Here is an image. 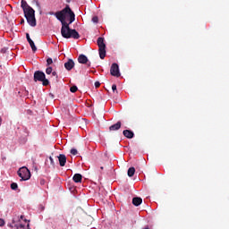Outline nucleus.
<instances>
[{"mask_svg": "<svg viewBox=\"0 0 229 229\" xmlns=\"http://www.w3.org/2000/svg\"><path fill=\"white\" fill-rule=\"evenodd\" d=\"M123 135H124L126 139H133L135 137V133H133L131 130H124Z\"/></svg>", "mask_w": 229, "mask_h": 229, "instance_id": "14", "label": "nucleus"}, {"mask_svg": "<svg viewBox=\"0 0 229 229\" xmlns=\"http://www.w3.org/2000/svg\"><path fill=\"white\" fill-rule=\"evenodd\" d=\"M70 153H71L72 155H73V156H76V155H78V150H77L76 148H72L71 151H70Z\"/></svg>", "mask_w": 229, "mask_h": 229, "instance_id": "24", "label": "nucleus"}, {"mask_svg": "<svg viewBox=\"0 0 229 229\" xmlns=\"http://www.w3.org/2000/svg\"><path fill=\"white\" fill-rule=\"evenodd\" d=\"M49 160L52 165H55V160L51 157H49Z\"/></svg>", "mask_w": 229, "mask_h": 229, "instance_id": "28", "label": "nucleus"}, {"mask_svg": "<svg viewBox=\"0 0 229 229\" xmlns=\"http://www.w3.org/2000/svg\"><path fill=\"white\" fill-rule=\"evenodd\" d=\"M17 174L18 176L21 178V182H26L31 178V172H30V169L26 166L21 167Z\"/></svg>", "mask_w": 229, "mask_h": 229, "instance_id": "4", "label": "nucleus"}, {"mask_svg": "<svg viewBox=\"0 0 229 229\" xmlns=\"http://www.w3.org/2000/svg\"><path fill=\"white\" fill-rule=\"evenodd\" d=\"M122 124L121 121H118L116 123L109 127V131H117V130H121Z\"/></svg>", "mask_w": 229, "mask_h": 229, "instance_id": "13", "label": "nucleus"}, {"mask_svg": "<svg viewBox=\"0 0 229 229\" xmlns=\"http://www.w3.org/2000/svg\"><path fill=\"white\" fill-rule=\"evenodd\" d=\"M78 62L79 64H87L88 67H90V62H89V58L87 57V55L83 54L79 55Z\"/></svg>", "mask_w": 229, "mask_h": 229, "instance_id": "7", "label": "nucleus"}, {"mask_svg": "<svg viewBox=\"0 0 229 229\" xmlns=\"http://www.w3.org/2000/svg\"><path fill=\"white\" fill-rule=\"evenodd\" d=\"M95 87H96V89H99V87H101V82L100 81H96L95 82Z\"/></svg>", "mask_w": 229, "mask_h": 229, "instance_id": "26", "label": "nucleus"}, {"mask_svg": "<svg viewBox=\"0 0 229 229\" xmlns=\"http://www.w3.org/2000/svg\"><path fill=\"white\" fill-rule=\"evenodd\" d=\"M92 22H94L95 24H98L99 22V18L98 16H94L92 18Z\"/></svg>", "mask_w": 229, "mask_h": 229, "instance_id": "23", "label": "nucleus"}, {"mask_svg": "<svg viewBox=\"0 0 229 229\" xmlns=\"http://www.w3.org/2000/svg\"><path fill=\"white\" fill-rule=\"evenodd\" d=\"M25 19L27 20L28 24H30V26H31L32 28H35V26H37V19L35 18V16H29Z\"/></svg>", "mask_w": 229, "mask_h": 229, "instance_id": "11", "label": "nucleus"}, {"mask_svg": "<svg viewBox=\"0 0 229 229\" xmlns=\"http://www.w3.org/2000/svg\"><path fill=\"white\" fill-rule=\"evenodd\" d=\"M3 123V118L0 116V126Z\"/></svg>", "mask_w": 229, "mask_h": 229, "instance_id": "31", "label": "nucleus"}, {"mask_svg": "<svg viewBox=\"0 0 229 229\" xmlns=\"http://www.w3.org/2000/svg\"><path fill=\"white\" fill-rule=\"evenodd\" d=\"M24 17H33L35 16V10L31 7H28L27 9H24L23 11Z\"/></svg>", "mask_w": 229, "mask_h": 229, "instance_id": "8", "label": "nucleus"}, {"mask_svg": "<svg viewBox=\"0 0 229 229\" xmlns=\"http://www.w3.org/2000/svg\"><path fill=\"white\" fill-rule=\"evenodd\" d=\"M21 7L22 8V10L24 12V10H28V7H30V6L28 4V2H26V0H21Z\"/></svg>", "mask_w": 229, "mask_h": 229, "instance_id": "18", "label": "nucleus"}, {"mask_svg": "<svg viewBox=\"0 0 229 229\" xmlns=\"http://www.w3.org/2000/svg\"><path fill=\"white\" fill-rule=\"evenodd\" d=\"M21 24H24V19H21Z\"/></svg>", "mask_w": 229, "mask_h": 229, "instance_id": "32", "label": "nucleus"}, {"mask_svg": "<svg viewBox=\"0 0 229 229\" xmlns=\"http://www.w3.org/2000/svg\"><path fill=\"white\" fill-rule=\"evenodd\" d=\"M129 178H131L135 174V167H130L127 171Z\"/></svg>", "mask_w": 229, "mask_h": 229, "instance_id": "17", "label": "nucleus"}, {"mask_svg": "<svg viewBox=\"0 0 229 229\" xmlns=\"http://www.w3.org/2000/svg\"><path fill=\"white\" fill-rule=\"evenodd\" d=\"M112 90H113V92H116V94H117V85L113 84L112 85Z\"/></svg>", "mask_w": 229, "mask_h": 229, "instance_id": "25", "label": "nucleus"}, {"mask_svg": "<svg viewBox=\"0 0 229 229\" xmlns=\"http://www.w3.org/2000/svg\"><path fill=\"white\" fill-rule=\"evenodd\" d=\"M81 178H82L81 174H75L73 175L72 180H73V182H75V183H81Z\"/></svg>", "mask_w": 229, "mask_h": 229, "instance_id": "16", "label": "nucleus"}, {"mask_svg": "<svg viewBox=\"0 0 229 229\" xmlns=\"http://www.w3.org/2000/svg\"><path fill=\"white\" fill-rule=\"evenodd\" d=\"M24 221L25 223H30V220L24 218V216L21 215L18 220L13 219V223L8 225L10 228H15V229H30V224L24 225L22 223Z\"/></svg>", "mask_w": 229, "mask_h": 229, "instance_id": "2", "label": "nucleus"}, {"mask_svg": "<svg viewBox=\"0 0 229 229\" xmlns=\"http://www.w3.org/2000/svg\"><path fill=\"white\" fill-rule=\"evenodd\" d=\"M26 38L27 41L29 42L33 53L37 52V47L35 46V42H33V39L30 38V33H26Z\"/></svg>", "mask_w": 229, "mask_h": 229, "instance_id": "9", "label": "nucleus"}, {"mask_svg": "<svg viewBox=\"0 0 229 229\" xmlns=\"http://www.w3.org/2000/svg\"><path fill=\"white\" fill-rule=\"evenodd\" d=\"M34 81H42V85L44 87H47V85H49V80L46 79V73L40 71H36L34 72Z\"/></svg>", "mask_w": 229, "mask_h": 229, "instance_id": "5", "label": "nucleus"}, {"mask_svg": "<svg viewBox=\"0 0 229 229\" xmlns=\"http://www.w3.org/2000/svg\"><path fill=\"white\" fill-rule=\"evenodd\" d=\"M97 44L98 46L99 57L101 60H105V56H106V45L105 44V38H98Z\"/></svg>", "mask_w": 229, "mask_h": 229, "instance_id": "3", "label": "nucleus"}, {"mask_svg": "<svg viewBox=\"0 0 229 229\" xmlns=\"http://www.w3.org/2000/svg\"><path fill=\"white\" fill-rule=\"evenodd\" d=\"M110 74L115 78H119L121 76V72H119V64L114 63L111 65Z\"/></svg>", "mask_w": 229, "mask_h": 229, "instance_id": "6", "label": "nucleus"}, {"mask_svg": "<svg viewBox=\"0 0 229 229\" xmlns=\"http://www.w3.org/2000/svg\"><path fill=\"white\" fill-rule=\"evenodd\" d=\"M34 3H36L37 6H40V4H38V0H34Z\"/></svg>", "mask_w": 229, "mask_h": 229, "instance_id": "30", "label": "nucleus"}, {"mask_svg": "<svg viewBox=\"0 0 229 229\" xmlns=\"http://www.w3.org/2000/svg\"><path fill=\"white\" fill-rule=\"evenodd\" d=\"M52 75L55 76V78H58V73H56V72H52Z\"/></svg>", "mask_w": 229, "mask_h": 229, "instance_id": "29", "label": "nucleus"}, {"mask_svg": "<svg viewBox=\"0 0 229 229\" xmlns=\"http://www.w3.org/2000/svg\"><path fill=\"white\" fill-rule=\"evenodd\" d=\"M46 72H47V74H51V73L53 72V67L48 66V67L46 69Z\"/></svg>", "mask_w": 229, "mask_h": 229, "instance_id": "21", "label": "nucleus"}, {"mask_svg": "<svg viewBox=\"0 0 229 229\" xmlns=\"http://www.w3.org/2000/svg\"><path fill=\"white\" fill-rule=\"evenodd\" d=\"M64 68L66 69V71H72V69H74V61L72 59H69L64 64Z\"/></svg>", "mask_w": 229, "mask_h": 229, "instance_id": "12", "label": "nucleus"}, {"mask_svg": "<svg viewBox=\"0 0 229 229\" xmlns=\"http://www.w3.org/2000/svg\"><path fill=\"white\" fill-rule=\"evenodd\" d=\"M132 205H134V207H140V205H142V198L134 197L132 199Z\"/></svg>", "mask_w": 229, "mask_h": 229, "instance_id": "15", "label": "nucleus"}, {"mask_svg": "<svg viewBox=\"0 0 229 229\" xmlns=\"http://www.w3.org/2000/svg\"><path fill=\"white\" fill-rule=\"evenodd\" d=\"M11 189H12L13 191H17V189H19V185L17 184V182H13V183L11 184Z\"/></svg>", "mask_w": 229, "mask_h": 229, "instance_id": "19", "label": "nucleus"}, {"mask_svg": "<svg viewBox=\"0 0 229 229\" xmlns=\"http://www.w3.org/2000/svg\"><path fill=\"white\" fill-rule=\"evenodd\" d=\"M41 185H44V180H41Z\"/></svg>", "mask_w": 229, "mask_h": 229, "instance_id": "33", "label": "nucleus"}, {"mask_svg": "<svg viewBox=\"0 0 229 229\" xmlns=\"http://www.w3.org/2000/svg\"><path fill=\"white\" fill-rule=\"evenodd\" d=\"M70 91L72 92V93L78 92V87L77 86L71 87Z\"/></svg>", "mask_w": 229, "mask_h": 229, "instance_id": "22", "label": "nucleus"}, {"mask_svg": "<svg viewBox=\"0 0 229 229\" xmlns=\"http://www.w3.org/2000/svg\"><path fill=\"white\" fill-rule=\"evenodd\" d=\"M0 226H4V220L0 218Z\"/></svg>", "mask_w": 229, "mask_h": 229, "instance_id": "27", "label": "nucleus"}, {"mask_svg": "<svg viewBox=\"0 0 229 229\" xmlns=\"http://www.w3.org/2000/svg\"><path fill=\"white\" fill-rule=\"evenodd\" d=\"M50 15H55L57 21H61V35L64 38H75V40L80 38V33L76 30L69 27L70 24H72L76 21V14H74V12H72L69 5H66L65 8L56 13H50Z\"/></svg>", "mask_w": 229, "mask_h": 229, "instance_id": "1", "label": "nucleus"}, {"mask_svg": "<svg viewBox=\"0 0 229 229\" xmlns=\"http://www.w3.org/2000/svg\"><path fill=\"white\" fill-rule=\"evenodd\" d=\"M67 3H71V0H67Z\"/></svg>", "mask_w": 229, "mask_h": 229, "instance_id": "34", "label": "nucleus"}, {"mask_svg": "<svg viewBox=\"0 0 229 229\" xmlns=\"http://www.w3.org/2000/svg\"><path fill=\"white\" fill-rule=\"evenodd\" d=\"M53 64V58L48 57L47 59V66L49 67V65H51Z\"/></svg>", "mask_w": 229, "mask_h": 229, "instance_id": "20", "label": "nucleus"}, {"mask_svg": "<svg viewBox=\"0 0 229 229\" xmlns=\"http://www.w3.org/2000/svg\"><path fill=\"white\" fill-rule=\"evenodd\" d=\"M100 169H103V166H101Z\"/></svg>", "mask_w": 229, "mask_h": 229, "instance_id": "35", "label": "nucleus"}, {"mask_svg": "<svg viewBox=\"0 0 229 229\" xmlns=\"http://www.w3.org/2000/svg\"><path fill=\"white\" fill-rule=\"evenodd\" d=\"M58 161H59V165H61V167L65 166V164H67V157H65V155L64 154H60L58 157Z\"/></svg>", "mask_w": 229, "mask_h": 229, "instance_id": "10", "label": "nucleus"}]
</instances>
